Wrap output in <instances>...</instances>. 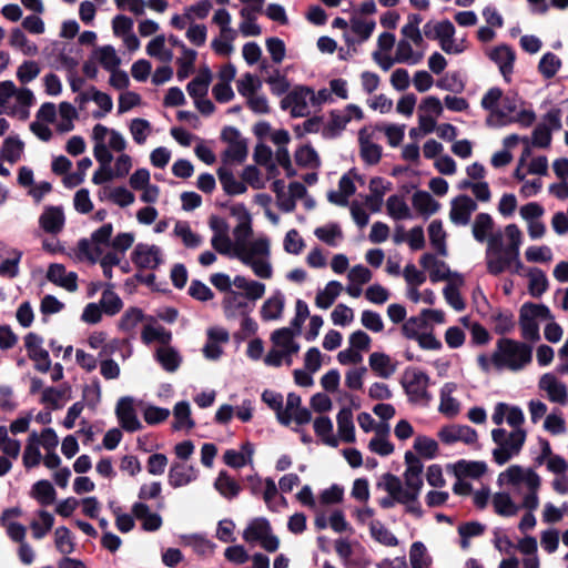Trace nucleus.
<instances>
[{"mask_svg": "<svg viewBox=\"0 0 568 568\" xmlns=\"http://www.w3.org/2000/svg\"><path fill=\"white\" fill-rule=\"evenodd\" d=\"M532 361V347L526 343L501 337L497 341L496 351L491 355V363L496 368H508L517 372Z\"/></svg>", "mask_w": 568, "mask_h": 568, "instance_id": "f257e3e1", "label": "nucleus"}, {"mask_svg": "<svg viewBox=\"0 0 568 568\" xmlns=\"http://www.w3.org/2000/svg\"><path fill=\"white\" fill-rule=\"evenodd\" d=\"M430 378L425 372L408 367L404 372L400 385L410 403H423L424 405H428L432 400V395L427 390Z\"/></svg>", "mask_w": 568, "mask_h": 568, "instance_id": "f03ea898", "label": "nucleus"}, {"mask_svg": "<svg viewBox=\"0 0 568 568\" xmlns=\"http://www.w3.org/2000/svg\"><path fill=\"white\" fill-rule=\"evenodd\" d=\"M310 93H312V88L307 85H296L281 100V109L287 110L291 108L292 118L307 116L310 114L307 105Z\"/></svg>", "mask_w": 568, "mask_h": 568, "instance_id": "7ed1b4c3", "label": "nucleus"}, {"mask_svg": "<svg viewBox=\"0 0 568 568\" xmlns=\"http://www.w3.org/2000/svg\"><path fill=\"white\" fill-rule=\"evenodd\" d=\"M42 343L43 338L33 332L24 336V346L29 358L36 362V369L41 373H47L51 367V361L49 352L41 347Z\"/></svg>", "mask_w": 568, "mask_h": 568, "instance_id": "20e7f679", "label": "nucleus"}, {"mask_svg": "<svg viewBox=\"0 0 568 568\" xmlns=\"http://www.w3.org/2000/svg\"><path fill=\"white\" fill-rule=\"evenodd\" d=\"M115 415L120 426L129 433L138 432L142 428V424L138 418L134 400L130 396L121 397L115 407Z\"/></svg>", "mask_w": 568, "mask_h": 568, "instance_id": "39448f33", "label": "nucleus"}, {"mask_svg": "<svg viewBox=\"0 0 568 568\" xmlns=\"http://www.w3.org/2000/svg\"><path fill=\"white\" fill-rule=\"evenodd\" d=\"M161 251L156 245L139 243L131 253L133 264L140 268L156 270L162 263Z\"/></svg>", "mask_w": 568, "mask_h": 568, "instance_id": "423d86ee", "label": "nucleus"}, {"mask_svg": "<svg viewBox=\"0 0 568 568\" xmlns=\"http://www.w3.org/2000/svg\"><path fill=\"white\" fill-rule=\"evenodd\" d=\"M476 210L477 203L469 195L460 194L452 201L449 219L456 225H467Z\"/></svg>", "mask_w": 568, "mask_h": 568, "instance_id": "0eeeda50", "label": "nucleus"}, {"mask_svg": "<svg viewBox=\"0 0 568 568\" xmlns=\"http://www.w3.org/2000/svg\"><path fill=\"white\" fill-rule=\"evenodd\" d=\"M503 90L498 87L490 88L481 98L480 105L484 110L489 111V115L486 119L488 126H496L501 119L505 118L504 110H499L498 103L503 98Z\"/></svg>", "mask_w": 568, "mask_h": 568, "instance_id": "6e6552de", "label": "nucleus"}, {"mask_svg": "<svg viewBox=\"0 0 568 568\" xmlns=\"http://www.w3.org/2000/svg\"><path fill=\"white\" fill-rule=\"evenodd\" d=\"M489 59L499 67V71L506 82H510V75L514 71V63L516 60V53L514 49L508 44L497 45L489 53Z\"/></svg>", "mask_w": 568, "mask_h": 568, "instance_id": "1a4fd4ad", "label": "nucleus"}, {"mask_svg": "<svg viewBox=\"0 0 568 568\" xmlns=\"http://www.w3.org/2000/svg\"><path fill=\"white\" fill-rule=\"evenodd\" d=\"M438 437L444 444H453L455 442H464L465 444H474L477 442L478 435L476 429L470 426H446L443 427Z\"/></svg>", "mask_w": 568, "mask_h": 568, "instance_id": "9d476101", "label": "nucleus"}, {"mask_svg": "<svg viewBox=\"0 0 568 568\" xmlns=\"http://www.w3.org/2000/svg\"><path fill=\"white\" fill-rule=\"evenodd\" d=\"M519 252L516 253V255H513V253L505 254V257L498 258L496 261H493L489 263V274L493 276H498L501 273L508 271L511 274H516L519 276H527V273H525V265L520 260Z\"/></svg>", "mask_w": 568, "mask_h": 568, "instance_id": "9b49d317", "label": "nucleus"}, {"mask_svg": "<svg viewBox=\"0 0 568 568\" xmlns=\"http://www.w3.org/2000/svg\"><path fill=\"white\" fill-rule=\"evenodd\" d=\"M539 388L547 392L549 400L566 405L568 403V393L566 385L557 379L551 373L544 374L539 379Z\"/></svg>", "mask_w": 568, "mask_h": 568, "instance_id": "f8f14e48", "label": "nucleus"}, {"mask_svg": "<svg viewBox=\"0 0 568 568\" xmlns=\"http://www.w3.org/2000/svg\"><path fill=\"white\" fill-rule=\"evenodd\" d=\"M22 252L0 243V275L14 278L19 274Z\"/></svg>", "mask_w": 568, "mask_h": 568, "instance_id": "ddd939ff", "label": "nucleus"}, {"mask_svg": "<svg viewBox=\"0 0 568 568\" xmlns=\"http://www.w3.org/2000/svg\"><path fill=\"white\" fill-rule=\"evenodd\" d=\"M65 217L60 206H48L39 217L41 229L49 234H58L64 226Z\"/></svg>", "mask_w": 568, "mask_h": 568, "instance_id": "4468645a", "label": "nucleus"}, {"mask_svg": "<svg viewBox=\"0 0 568 568\" xmlns=\"http://www.w3.org/2000/svg\"><path fill=\"white\" fill-rule=\"evenodd\" d=\"M243 297V294L236 291H231L230 294L224 296L222 306L227 318L235 317L237 313L244 316L253 311L254 305L244 301Z\"/></svg>", "mask_w": 568, "mask_h": 568, "instance_id": "2eb2a0df", "label": "nucleus"}, {"mask_svg": "<svg viewBox=\"0 0 568 568\" xmlns=\"http://www.w3.org/2000/svg\"><path fill=\"white\" fill-rule=\"evenodd\" d=\"M381 176L372 178L369 181V191L371 194L366 195L365 204L373 213H377L382 210L383 199L387 191L390 190V182H386Z\"/></svg>", "mask_w": 568, "mask_h": 568, "instance_id": "dca6fc26", "label": "nucleus"}, {"mask_svg": "<svg viewBox=\"0 0 568 568\" xmlns=\"http://www.w3.org/2000/svg\"><path fill=\"white\" fill-rule=\"evenodd\" d=\"M132 514L139 520H142V529L145 531H156L162 526V517L156 513H151L144 503H135L132 506Z\"/></svg>", "mask_w": 568, "mask_h": 568, "instance_id": "f3484780", "label": "nucleus"}, {"mask_svg": "<svg viewBox=\"0 0 568 568\" xmlns=\"http://www.w3.org/2000/svg\"><path fill=\"white\" fill-rule=\"evenodd\" d=\"M457 389V384L453 382L445 383L440 388V404L438 410L447 417H455L460 410L459 402L452 397Z\"/></svg>", "mask_w": 568, "mask_h": 568, "instance_id": "a211bd4d", "label": "nucleus"}, {"mask_svg": "<svg viewBox=\"0 0 568 568\" xmlns=\"http://www.w3.org/2000/svg\"><path fill=\"white\" fill-rule=\"evenodd\" d=\"M196 478L195 470L192 466L183 463H173L169 470V484L173 488L185 486Z\"/></svg>", "mask_w": 568, "mask_h": 568, "instance_id": "6ab92c4d", "label": "nucleus"}, {"mask_svg": "<svg viewBox=\"0 0 568 568\" xmlns=\"http://www.w3.org/2000/svg\"><path fill=\"white\" fill-rule=\"evenodd\" d=\"M212 81V73L209 67L201 68L199 73L186 85V91L194 100L204 98L207 94Z\"/></svg>", "mask_w": 568, "mask_h": 568, "instance_id": "aec40b11", "label": "nucleus"}, {"mask_svg": "<svg viewBox=\"0 0 568 568\" xmlns=\"http://www.w3.org/2000/svg\"><path fill=\"white\" fill-rule=\"evenodd\" d=\"M337 432L339 438L345 443L355 442V426L353 423V412L349 407H343L336 416Z\"/></svg>", "mask_w": 568, "mask_h": 568, "instance_id": "412c9836", "label": "nucleus"}, {"mask_svg": "<svg viewBox=\"0 0 568 568\" xmlns=\"http://www.w3.org/2000/svg\"><path fill=\"white\" fill-rule=\"evenodd\" d=\"M402 334L408 339L417 341L423 349L439 351L443 347L442 342L433 333H418L417 329L409 328V325L402 326Z\"/></svg>", "mask_w": 568, "mask_h": 568, "instance_id": "4be33fe9", "label": "nucleus"}, {"mask_svg": "<svg viewBox=\"0 0 568 568\" xmlns=\"http://www.w3.org/2000/svg\"><path fill=\"white\" fill-rule=\"evenodd\" d=\"M216 173L220 183L227 195H239L246 192L247 187L245 183L243 181H237L231 169L220 166Z\"/></svg>", "mask_w": 568, "mask_h": 568, "instance_id": "5701e85b", "label": "nucleus"}, {"mask_svg": "<svg viewBox=\"0 0 568 568\" xmlns=\"http://www.w3.org/2000/svg\"><path fill=\"white\" fill-rule=\"evenodd\" d=\"M487 471L485 462L460 459L454 465V474L457 478H480Z\"/></svg>", "mask_w": 568, "mask_h": 568, "instance_id": "b1692460", "label": "nucleus"}, {"mask_svg": "<svg viewBox=\"0 0 568 568\" xmlns=\"http://www.w3.org/2000/svg\"><path fill=\"white\" fill-rule=\"evenodd\" d=\"M388 425H379L376 427V437L372 438L368 448L379 456H388L394 453V445L387 439Z\"/></svg>", "mask_w": 568, "mask_h": 568, "instance_id": "393cba45", "label": "nucleus"}, {"mask_svg": "<svg viewBox=\"0 0 568 568\" xmlns=\"http://www.w3.org/2000/svg\"><path fill=\"white\" fill-rule=\"evenodd\" d=\"M414 209L422 215L429 216L436 213L440 204L427 191H416L412 197Z\"/></svg>", "mask_w": 568, "mask_h": 568, "instance_id": "a878e982", "label": "nucleus"}, {"mask_svg": "<svg viewBox=\"0 0 568 568\" xmlns=\"http://www.w3.org/2000/svg\"><path fill=\"white\" fill-rule=\"evenodd\" d=\"M235 257H237L243 264L252 267L254 274L261 278L272 277V266L268 262L263 260H254L251 254H247L246 250H236Z\"/></svg>", "mask_w": 568, "mask_h": 568, "instance_id": "bb28decb", "label": "nucleus"}, {"mask_svg": "<svg viewBox=\"0 0 568 568\" xmlns=\"http://www.w3.org/2000/svg\"><path fill=\"white\" fill-rule=\"evenodd\" d=\"M31 497L34 498L41 506H50L54 503L57 491L53 485L47 480L41 479L33 484L31 489Z\"/></svg>", "mask_w": 568, "mask_h": 568, "instance_id": "cd10ccee", "label": "nucleus"}, {"mask_svg": "<svg viewBox=\"0 0 568 568\" xmlns=\"http://www.w3.org/2000/svg\"><path fill=\"white\" fill-rule=\"evenodd\" d=\"M349 121L351 115H343L338 110H332L329 112V121L323 129V136L325 139L337 138Z\"/></svg>", "mask_w": 568, "mask_h": 568, "instance_id": "c85d7f7f", "label": "nucleus"}, {"mask_svg": "<svg viewBox=\"0 0 568 568\" xmlns=\"http://www.w3.org/2000/svg\"><path fill=\"white\" fill-rule=\"evenodd\" d=\"M271 530L270 521L264 517H258L253 519L244 529L243 539L247 542L260 541Z\"/></svg>", "mask_w": 568, "mask_h": 568, "instance_id": "c756f323", "label": "nucleus"}, {"mask_svg": "<svg viewBox=\"0 0 568 568\" xmlns=\"http://www.w3.org/2000/svg\"><path fill=\"white\" fill-rule=\"evenodd\" d=\"M314 432L316 436H318L322 442L331 447H337L338 440L333 435V423L327 416H320L314 420Z\"/></svg>", "mask_w": 568, "mask_h": 568, "instance_id": "7c9ffc66", "label": "nucleus"}, {"mask_svg": "<svg viewBox=\"0 0 568 568\" xmlns=\"http://www.w3.org/2000/svg\"><path fill=\"white\" fill-rule=\"evenodd\" d=\"M40 439L39 435L36 432H32L29 435L27 446L23 453V465L26 468H32L40 464L42 459V455L39 449Z\"/></svg>", "mask_w": 568, "mask_h": 568, "instance_id": "2f4dec72", "label": "nucleus"}, {"mask_svg": "<svg viewBox=\"0 0 568 568\" xmlns=\"http://www.w3.org/2000/svg\"><path fill=\"white\" fill-rule=\"evenodd\" d=\"M242 450L243 452L227 449L223 455L224 463L232 468H241L245 466L253 455L252 444L248 442L245 443L242 445Z\"/></svg>", "mask_w": 568, "mask_h": 568, "instance_id": "473e14b6", "label": "nucleus"}, {"mask_svg": "<svg viewBox=\"0 0 568 568\" xmlns=\"http://www.w3.org/2000/svg\"><path fill=\"white\" fill-rule=\"evenodd\" d=\"M215 489L225 498L233 499L240 491L241 486L225 470L220 471L215 483Z\"/></svg>", "mask_w": 568, "mask_h": 568, "instance_id": "72a5a7b5", "label": "nucleus"}, {"mask_svg": "<svg viewBox=\"0 0 568 568\" xmlns=\"http://www.w3.org/2000/svg\"><path fill=\"white\" fill-rule=\"evenodd\" d=\"M428 235L430 244L436 250V252L442 256H446V233L443 229V223L440 220H434L430 222L428 225Z\"/></svg>", "mask_w": 568, "mask_h": 568, "instance_id": "f704fd0d", "label": "nucleus"}, {"mask_svg": "<svg viewBox=\"0 0 568 568\" xmlns=\"http://www.w3.org/2000/svg\"><path fill=\"white\" fill-rule=\"evenodd\" d=\"M358 140L362 160L368 165L377 164L382 159V146L379 144L371 142L368 138H364L363 131L359 132Z\"/></svg>", "mask_w": 568, "mask_h": 568, "instance_id": "c9c22d12", "label": "nucleus"}, {"mask_svg": "<svg viewBox=\"0 0 568 568\" xmlns=\"http://www.w3.org/2000/svg\"><path fill=\"white\" fill-rule=\"evenodd\" d=\"M155 359L161 364L166 372H175L182 362L178 351L173 347H160L155 352Z\"/></svg>", "mask_w": 568, "mask_h": 568, "instance_id": "e433bc0d", "label": "nucleus"}, {"mask_svg": "<svg viewBox=\"0 0 568 568\" xmlns=\"http://www.w3.org/2000/svg\"><path fill=\"white\" fill-rule=\"evenodd\" d=\"M371 368L382 378H388L396 366L390 364V357L384 353H372L368 358Z\"/></svg>", "mask_w": 568, "mask_h": 568, "instance_id": "4c0bfd02", "label": "nucleus"}, {"mask_svg": "<svg viewBox=\"0 0 568 568\" xmlns=\"http://www.w3.org/2000/svg\"><path fill=\"white\" fill-rule=\"evenodd\" d=\"M529 277L528 291L531 296L540 297L549 286L545 272L538 267H531L527 272Z\"/></svg>", "mask_w": 568, "mask_h": 568, "instance_id": "58836bf2", "label": "nucleus"}, {"mask_svg": "<svg viewBox=\"0 0 568 568\" xmlns=\"http://www.w3.org/2000/svg\"><path fill=\"white\" fill-rule=\"evenodd\" d=\"M486 248V268L489 274V263L498 258L505 257L506 245H504L503 235L500 232L491 234L487 237Z\"/></svg>", "mask_w": 568, "mask_h": 568, "instance_id": "ea45409f", "label": "nucleus"}, {"mask_svg": "<svg viewBox=\"0 0 568 568\" xmlns=\"http://www.w3.org/2000/svg\"><path fill=\"white\" fill-rule=\"evenodd\" d=\"M343 286L337 281H331L327 283L324 291H320L315 297V304L317 307L327 310L335 302L337 296L341 294Z\"/></svg>", "mask_w": 568, "mask_h": 568, "instance_id": "a19ab883", "label": "nucleus"}, {"mask_svg": "<svg viewBox=\"0 0 568 568\" xmlns=\"http://www.w3.org/2000/svg\"><path fill=\"white\" fill-rule=\"evenodd\" d=\"M23 149L24 143L18 136H8L1 146V158L13 164L20 160Z\"/></svg>", "mask_w": 568, "mask_h": 568, "instance_id": "79ce46f5", "label": "nucleus"}, {"mask_svg": "<svg viewBox=\"0 0 568 568\" xmlns=\"http://www.w3.org/2000/svg\"><path fill=\"white\" fill-rule=\"evenodd\" d=\"M284 310V297L278 293L267 298L261 307V317L263 321L278 320Z\"/></svg>", "mask_w": 568, "mask_h": 568, "instance_id": "37998d69", "label": "nucleus"}, {"mask_svg": "<svg viewBox=\"0 0 568 568\" xmlns=\"http://www.w3.org/2000/svg\"><path fill=\"white\" fill-rule=\"evenodd\" d=\"M493 229V217L488 213H478L473 224V236L477 242L483 243L487 240Z\"/></svg>", "mask_w": 568, "mask_h": 568, "instance_id": "c03bdc74", "label": "nucleus"}, {"mask_svg": "<svg viewBox=\"0 0 568 568\" xmlns=\"http://www.w3.org/2000/svg\"><path fill=\"white\" fill-rule=\"evenodd\" d=\"M430 28H432V22H427L424 26V34L428 39L440 41L442 39L454 38L455 27L448 19L434 24V33L430 32Z\"/></svg>", "mask_w": 568, "mask_h": 568, "instance_id": "a18cd8bd", "label": "nucleus"}, {"mask_svg": "<svg viewBox=\"0 0 568 568\" xmlns=\"http://www.w3.org/2000/svg\"><path fill=\"white\" fill-rule=\"evenodd\" d=\"M54 544L59 552L68 557L75 548L71 530L65 526H60L54 531Z\"/></svg>", "mask_w": 568, "mask_h": 568, "instance_id": "49530a36", "label": "nucleus"}, {"mask_svg": "<svg viewBox=\"0 0 568 568\" xmlns=\"http://www.w3.org/2000/svg\"><path fill=\"white\" fill-rule=\"evenodd\" d=\"M295 162L302 168H318L321 165L320 156L310 144L297 148L294 153Z\"/></svg>", "mask_w": 568, "mask_h": 568, "instance_id": "de8ad7c7", "label": "nucleus"}, {"mask_svg": "<svg viewBox=\"0 0 568 568\" xmlns=\"http://www.w3.org/2000/svg\"><path fill=\"white\" fill-rule=\"evenodd\" d=\"M371 536L382 545L395 547L398 539L379 520H372L369 524Z\"/></svg>", "mask_w": 568, "mask_h": 568, "instance_id": "09e8293b", "label": "nucleus"}, {"mask_svg": "<svg viewBox=\"0 0 568 568\" xmlns=\"http://www.w3.org/2000/svg\"><path fill=\"white\" fill-rule=\"evenodd\" d=\"M173 415H174V424L173 428L175 430H179L183 427L193 428L195 423L191 418V408L190 404L185 400L179 402L175 404L173 408Z\"/></svg>", "mask_w": 568, "mask_h": 568, "instance_id": "8fccbe9b", "label": "nucleus"}, {"mask_svg": "<svg viewBox=\"0 0 568 568\" xmlns=\"http://www.w3.org/2000/svg\"><path fill=\"white\" fill-rule=\"evenodd\" d=\"M409 560L412 568H429L432 558L427 554V549L422 541H415L409 549Z\"/></svg>", "mask_w": 568, "mask_h": 568, "instance_id": "3c124183", "label": "nucleus"}, {"mask_svg": "<svg viewBox=\"0 0 568 568\" xmlns=\"http://www.w3.org/2000/svg\"><path fill=\"white\" fill-rule=\"evenodd\" d=\"M387 213L394 220H407L412 217L410 210L403 197L394 194L387 199Z\"/></svg>", "mask_w": 568, "mask_h": 568, "instance_id": "603ef678", "label": "nucleus"}, {"mask_svg": "<svg viewBox=\"0 0 568 568\" xmlns=\"http://www.w3.org/2000/svg\"><path fill=\"white\" fill-rule=\"evenodd\" d=\"M519 325L521 337L529 342H538L540 339L539 325L537 321L527 315L523 310L519 311Z\"/></svg>", "mask_w": 568, "mask_h": 568, "instance_id": "864d4df0", "label": "nucleus"}, {"mask_svg": "<svg viewBox=\"0 0 568 568\" xmlns=\"http://www.w3.org/2000/svg\"><path fill=\"white\" fill-rule=\"evenodd\" d=\"M560 68L561 60L552 52H546L538 63V72L546 80L554 78Z\"/></svg>", "mask_w": 568, "mask_h": 568, "instance_id": "5fc2aeb1", "label": "nucleus"}, {"mask_svg": "<svg viewBox=\"0 0 568 568\" xmlns=\"http://www.w3.org/2000/svg\"><path fill=\"white\" fill-rule=\"evenodd\" d=\"M253 234L252 229V217L250 219H242L237 223V225L233 230V235L235 237V245L233 248V255L235 256L236 250H246L245 244L247 239H250Z\"/></svg>", "mask_w": 568, "mask_h": 568, "instance_id": "6e6d98bb", "label": "nucleus"}, {"mask_svg": "<svg viewBox=\"0 0 568 568\" xmlns=\"http://www.w3.org/2000/svg\"><path fill=\"white\" fill-rule=\"evenodd\" d=\"M493 505L495 511L500 516H514L516 515L518 508L514 504L511 497L507 493H497L494 495Z\"/></svg>", "mask_w": 568, "mask_h": 568, "instance_id": "4d7b16f0", "label": "nucleus"}, {"mask_svg": "<svg viewBox=\"0 0 568 568\" xmlns=\"http://www.w3.org/2000/svg\"><path fill=\"white\" fill-rule=\"evenodd\" d=\"M141 338L144 344H151L155 341L160 342L161 344H169L172 335L171 332L166 331L164 327H153L151 325H145Z\"/></svg>", "mask_w": 568, "mask_h": 568, "instance_id": "13d9d810", "label": "nucleus"}, {"mask_svg": "<svg viewBox=\"0 0 568 568\" xmlns=\"http://www.w3.org/2000/svg\"><path fill=\"white\" fill-rule=\"evenodd\" d=\"M38 516L42 521V525L33 520L30 525L32 529L33 538L42 539L53 527L54 517L47 510H39Z\"/></svg>", "mask_w": 568, "mask_h": 568, "instance_id": "bf43d9fd", "label": "nucleus"}, {"mask_svg": "<svg viewBox=\"0 0 568 568\" xmlns=\"http://www.w3.org/2000/svg\"><path fill=\"white\" fill-rule=\"evenodd\" d=\"M315 236L329 246H336V239L343 237V232L337 223H329L326 226L315 229Z\"/></svg>", "mask_w": 568, "mask_h": 568, "instance_id": "052dcab7", "label": "nucleus"}, {"mask_svg": "<svg viewBox=\"0 0 568 568\" xmlns=\"http://www.w3.org/2000/svg\"><path fill=\"white\" fill-rule=\"evenodd\" d=\"M196 60V51L193 49H185L183 52V57L176 60L178 64V79L180 81L190 77V74L194 71V63Z\"/></svg>", "mask_w": 568, "mask_h": 568, "instance_id": "680f3d73", "label": "nucleus"}, {"mask_svg": "<svg viewBox=\"0 0 568 568\" xmlns=\"http://www.w3.org/2000/svg\"><path fill=\"white\" fill-rule=\"evenodd\" d=\"M10 45L19 48L26 55H34L38 53V47L34 43H29L28 38L19 28H14L10 36Z\"/></svg>", "mask_w": 568, "mask_h": 568, "instance_id": "e2e57ef3", "label": "nucleus"}, {"mask_svg": "<svg viewBox=\"0 0 568 568\" xmlns=\"http://www.w3.org/2000/svg\"><path fill=\"white\" fill-rule=\"evenodd\" d=\"M100 305L106 315L113 316L121 311L123 303L116 293L105 290L102 293Z\"/></svg>", "mask_w": 568, "mask_h": 568, "instance_id": "0e129e2a", "label": "nucleus"}, {"mask_svg": "<svg viewBox=\"0 0 568 568\" xmlns=\"http://www.w3.org/2000/svg\"><path fill=\"white\" fill-rule=\"evenodd\" d=\"M143 320L144 314L141 308L130 307L121 316V320L119 322V328L124 332H130Z\"/></svg>", "mask_w": 568, "mask_h": 568, "instance_id": "69168bd1", "label": "nucleus"}, {"mask_svg": "<svg viewBox=\"0 0 568 568\" xmlns=\"http://www.w3.org/2000/svg\"><path fill=\"white\" fill-rule=\"evenodd\" d=\"M247 156V144L245 140L230 144L224 151L222 160L224 163L234 161L236 163H243Z\"/></svg>", "mask_w": 568, "mask_h": 568, "instance_id": "338daca9", "label": "nucleus"}, {"mask_svg": "<svg viewBox=\"0 0 568 568\" xmlns=\"http://www.w3.org/2000/svg\"><path fill=\"white\" fill-rule=\"evenodd\" d=\"M415 450L424 458L432 459L436 456L438 444L427 436H417L414 443Z\"/></svg>", "mask_w": 568, "mask_h": 568, "instance_id": "774afa93", "label": "nucleus"}]
</instances>
